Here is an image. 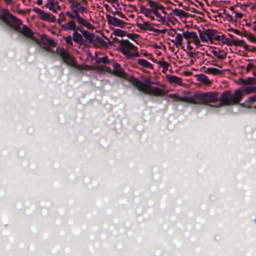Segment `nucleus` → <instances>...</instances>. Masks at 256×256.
<instances>
[{
  "mask_svg": "<svg viewBox=\"0 0 256 256\" xmlns=\"http://www.w3.org/2000/svg\"><path fill=\"white\" fill-rule=\"evenodd\" d=\"M148 7L140 5V12L147 18L162 24L166 22L165 7L160 2L153 0H146Z\"/></svg>",
  "mask_w": 256,
  "mask_h": 256,
  "instance_id": "nucleus-1",
  "label": "nucleus"
},
{
  "mask_svg": "<svg viewBox=\"0 0 256 256\" xmlns=\"http://www.w3.org/2000/svg\"><path fill=\"white\" fill-rule=\"evenodd\" d=\"M135 86L139 91L146 94L156 97L165 94L164 89L166 86L158 82L151 81L149 78H145L142 81L138 80Z\"/></svg>",
  "mask_w": 256,
  "mask_h": 256,
  "instance_id": "nucleus-2",
  "label": "nucleus"
},
{
  "mask_svg": "<svg viewBox=\"0 0 256 256\" xmlns=\"http://www.w3.org/2000/svg\"><path fill=\"white\" fill-rule=\"evenodd\" d=\"M199 37L201 42L208 44H214V41L222 42L224 44H228L230 40L224 36L223 34H220L218 30L208 28L202 32H199Z\"/></svg>",
  "mask_w": 256,
  "mask_h": 256,
  "instance_id": "nucleus-3",
  "label": "nucleus"
},
{
  "mask_svg": "<svg viewBox=\"0 0 256 256\" xmlns=\"http://www.w3.org/2000/svg\"><path fill=\"white\" fill-rule=\"evenodd\" d=\"M242 91L241 89L236 90L232 94L230 92L226 90L220 96L219 100L220 104L218 106L236 105L242 100Z\"/></svg>",
  "mask_w": 256,
  "mask_h": 256,
  "instance_id": "nucleus-4",
  "label": "nucleus"
},
{
  "mask_svg": "<svg viewBox=\"0 0 256 256\" xmlns=\"http://www.w3.org/2000/svg\"><path fill=\"white\" fill-rule=\"evenodd\" d=\"M118 48L121 52L127 58L140 57L138 48L127 40H122L119 42Z\"/></svg>",
  "mask_w": 256,
  "mask_h": 256,
  "instance_id": "nucleus-5",
  "label": "nucleus"
},
{
  "mask_svg": "<svg viewBox=\"0 0 256 256\" xmlns=\"http://www.w3.org/2000/svg\"><path fill=\"white\" fill-rule=\"evenodd\" d=\"M2 12L3 14H0V20L15 30L18 31L22 25L21 20L11 14L7 9L4 8Z\"/></svg>",
  "mask_w": 256,
  "mask_h": 256,
  "instance_id": "nucleus-6",
  "label": "nucleus"
},
{
  "mask_svg": "<svg viewBox=\"0 0 256 256\" xmlns=\"http://www.w3.org/2000/svg\"><path fill=\"white\" fill-rule=\"evenodd\" d=\"M182 42L185 40L188 45L194 44L196 48H198L202 46L200 43L201 40L196 32L194 31L185 30L183 31Z\"/></svg>",
  "mask_w": 256,
  "mask_h": 256,
  "instance_id": "nucleus-7",
  "label": "nucleus"
},
{
  "mask_svg": "<svg viewBox=\"0 0 256 256\" xmlns=\"http://www.w3.org/2000/svg\"><path fill=\"white\" fill-rule=\"evenodd\" d=\"M57 54L61 57L63 61L67 65L74 67L78 69H81L82 66L76 65L74 58L70 54V53L63 48H57Z\"/></svg>",
  "mask_w": 256,
  "mask_h": 256,
  "instance_id": "nucleus-8",
  "label": "nucleus"
},
{
  "mask_svg": "<svg viewBox=\"0 0 256 256\" xmlns=\"http://www.w3.org/2000/svg\"><path fill=\"white\" fill-rule=\"evenodd\" d=\"M66 14L71 19H76L78 24L89 30H92L94 28V25L80 16L77 10H74L72 12L66 11Z\"/></svg>",
  "mask_w": 256,
  "mask_h": 256,
  "instance_id": "nucleus-9",
  "label": "nucleus"
},
{
  "mask_svg": "<svg viewBox=\"0 0 256 256\" xmlns=\"http://www.w3.org/2000/svg\"><path fill=\"white\" fill-rule=\"evenodd\" d=\"M154 24L149 21H145L137 24L138 28L140 30L152 32L154 35L164 34L168 30L167 29H157L154 28Z\"/></svg>",
  "mask_w": 256,
  "mask_h": 256,
  "instance_id": "nucleus-10",
  "label": "nucleus"
},
{
  "mask_svg": "<svg viewBox=\"0 0 256 256\" xmlns=\"http://www.w3.org/2000/svg\"><path fill=\"white\" fill-rule=\"evenodd\" d=\"M168 34L172 38L170 39V41L174 46L176 48H183L182 39L183 32H178L175 28H172L168 30Z\"/></svg>",
  "mask_w": 256,
  "mask_h": 256,
  "instance_id": "nucleus-11",
  "label": "nucleus"
},
{
  "mask_svg": "<svg viewBox=\"0 0 256 256\" xmlns=\"http://www.w3.org/2000/svg\"><path fill=\"white\" fill-rule=\"evenodd\" d=\"M33 11L36 13L38 18L42 20L50 22H54L56 20L55 16L40 8H33Z\"/></svg>",
  "mask_w": 256,
  "mask_h": 256,
  "instance_id": "nucleus-12",
  "label": "nucleus"
},
{
  "mask_svg": "<svg viewBox=\"0 0 256 256\" xmlns=\"http://www.w3.org/2000/svg\"><path fill=\"white\" fill-rule=\"evenodd\" d=\"M108 23V24L116 26L123 28L126 26L127 23L123 20L120 19L110 14H106V16Z\"/></svg>",
  "mask_w": 256,
  "mask_h": 256,
  "instance_id": "nucleus-13",
  "label": "nucleus"
},
{
  "mask_svg": "<svg viewBox=\"0 0 256 256\" xmlns=\"http://www.w3.org/2000/svg\"><path fill=\"white\" fill-rule=\"evenodd\" d=\"M204 104L210 102H215L218 100V93L216 92H211L202 93Z\"/></svg>",
  "mask_w": 256,
  "mask_h": 256,
  "instance_id": "nucleus-14",
  "label": "nucleus"
},
{
  "mask_svg": "<svg viewBox=\"0 0 256 256\" xmlns=\"http://www.w3.org/2000/svg\"><path fill=\"white\" fill-rule=\"evenodd\" d=\"M123 6V10L128 14L127 18L133 20L135 18L134 12L138 11L137 8L136 6L132 4H120Z\"/></svg>",
  "mask_w": 256,
  "mask_h": 256,
  "instance_id": "nucleus-15",
  "label": "nucleus"
},
{
  "mask_svg": "<svg viewBox=\"0 0 256 256\" xmlns=\"http://www.w3.org/2000/svg\"><path fill=\"white\" fill-rule=\"evenodd\" d=\"M44 6L46 9L54 13H57L61 10V6L58 0H46Z\"/></svg>",
  "mask_w": 256,
  "mask_h": 256,
  "instance_id": "nucleus-16",
  "label": "nucleus"
},
{
  "mask_svg": "<svg viewBox=\"0 0 256 256\" xmlns=\"http://www.w3.org/2000/svg\"><path fill=\"white\" fill-rule=\"evenodd\" d=\"M240 105L246 108L256 110V96H250Z\"/></svg>",
  "mask_w": 256,
  "mask_h": 256,
  "instance_id": "nucleus-17",
  "label": "nucleus"
},
{
  "mask_svg": "<svg viewBox=\"0 0 256 256\" xmlns=\"http://www.w3.org/2000/svg\"><path fill=\"white\" fill-rule=\"evenodd\" d=\"M61 27L62 30L65 31L72 30L75 32L76 30V22L73 20H70L61 26Z\"/></svg>",
  "mask_w": 256,
  "mask_h": 256,
  "instance_id": "nucleus-18",
  "label": "nucleus"
},
{
  "mask_svg": "<svg viewBox=\"0 0 256 256\" xmlns=\"http://www.w3.org/2000/svg\"><path fill=\"white\" fill-rule=\"evenodd\" d=\"M18 32L26 38L32 39L34 38V32L26 25H24L22 28L20 30H19Z\"/></svg>",
  "mask_w": 256,
  "mask_h": 256,
  "instance_id": "nucleus-19",
  "label": "nucleus"
},
{
  "mask_svg": "<svg viewBox=\"0 0 256 256\" xmlns=\"http://www.w3.org/2000/svg\"><path fill=\"white\" fill-rule=\"evenodd\" d=\"M136 62L142 68L154 70L153 64L151 62L144 58H138Z\"/></svg>",
  "mask_w": 256,
  "mask_h": 256,
  "instance_id": "nucleus-20",
  "label": "nucleus"
},
{
  "mask_svg": "<svg viewBox=\"0 0 256 256\" xmlns=\"http://www.w3.org/2000/svg\"><path fill=\"white\" fill-rule=\"evenodd\" d=\"M111 4H112V7L116 10L114 14L118 15L120 18H124L126 20H128V19L127 18L126 15L121 12V8H118L120 4V2H118V0H116V2Z\"/></svg>",
  "mask_w": 256,
  "mask_h": 256,
  "instance_id": "nucleus-21",
  "label": "nucleus"
},
{
  "mask_svg": "<svg viewBox=\"0 0 256 256\" xmlns=\"http://www.w3.org/2000/svg\"><path fill=\"white\" fill-rule=\"evenodd\" d=\"M210 52L218 60H223L226 58V54L216 48H212Z\"/></svg>",
  "mask_w": 256,
  "mask_h": 256,
  "instance_id": "nucleus-22",
  "label": "nucleus"
},
{
  "mask_svg": "<svg viewBox=\"0 0 256 256\" xmlns=\"http://www.w3.org/2000/svg\"><path fill=\"white\" fill-rule=\"evenodd\" d=\"M166 78L168 81L171 84H177L180 86L182 84V82L181 78L176 76L167 75Z\"/></svg>",
  "mask_w": 256,
  "mask_h": 256,
  "instance_id": "nucleus-23",
  "label": "nucleus"
},
{
  "mask_svg": "<svg viewBox=\"0 0 256 256\" xmlns=\"http://www.w3.org/2000/svg\"><path fill=\"white\" fill-rule=\"evenodd\" d=\"M72 40L76 43L82 44L84 43V39L82 35L75 31L72 33Z\"/></svg>",
  "mask_w": 256,
  "mask_h": 256,
  "instance_id": "nucleus-24",
  "label": "nucleus"
},
{
  "mask_svg": "<svg viewBox=\"0 0 256 256\" xmlns=\"http://www.w3.org/2000/svg\"><path fill=\"white\" fill-rule=\"evenodd\" d=\"M171 15L182 18L186 16V13L182 10L179 8H175L172 10L170 12Z\"/></svg>",
  "mask_w": 256,
  "mask_h": 256,
  "instance_id": "nucleus-25",
  "label": "nucleus"
},
{
  "mask_svg": "<svg viewBox=\"0 0 256 256\" xmlns=\"http://www.w3.org/2000/svg\"><path fill=\"white\" fill-rule=\"evenodd\" d=\"M194 104H204L202 93H196L194 94Z\"/></svg>",
  "mask_w": 256,
  "mask_h": 256,
  "instance_id": "nucleus-26",
  "label": "nucleus"
},
{
  "mask_svg": "<svg viewBox=\"0 0 256 256\" xmlns=\"http://www.w3.org/2000/svg\"><path fill=\"white\" fill-rule=\"evenodd\" d=\"M77 30L80 32L83 36L88 40H92L94 38V35L90 33L86 30H82L80 27H78Z\"/></svg>",
  "mask_w": 256,
  "mask_h": 256,
  "instance_id": "nucleus-27",
  "label": "nucleus"
},
{
  "mask_svg": "<svg viewBox=\"0 0 256 256\" xmlns=\"http://www.w3.org/2000/svg\"><path fill=\"white\" fill-rule=\"evenodd\" d=\"M156 64L162 68V72L166 73L170 66V64L164 60H156Z\"/></svg>",
  "mask_w": 256,
  "mask_h": 256,
  "instance_id": "nucleus-28",
  "label": "nucleus"
},
{
  "mask_svg": "<svg viewBox=\"0 0 256 256\" xmlns=\"http://www.w3.org/2000/svg\"><path fill=\"white\" fill-rule=\"evenodd\" d=\"M198 80L206 86H210L212 84V80H210L204 74L200 75Z\"/></svg>",
  "mask_w": 256,
  "mask_h": 256,
  "instance_id": "nucleus-29",
  "label": "nucleus"
},
{
  "mask_svg": "<svg viewBox=\"0 0 256 256\" xmlns=\"http://www.w3.org/2000/svg\"><path fill=\"white\" fill-rule=\"evenodd\" d=\"M240 81L244 85H255L256 84L255 78L252 77H248L246 79H242Z\"/></svg>",
  "mask_w": 256,
  "mask_h": 256,
  "instance_id": "nucleus-30",
  "label": "nucleus"
},
{
  "mask_svg": "<svg viewBox=\"0 0 256 256\" xmlns=\"http://www.w3.org/2000/svg\"><path fill=\"white\" fill-rule=\"evenodd\" d=\"M242 36L246 37L250 42L256 44V37L252 34L244 32Z\"/></svg>",
  "mask_w": 256,
  "mask_h": 256,
  "instance_id": "nucleus-31",
  "label": "nucleus"
},
{
  "mask_svg": "<svg viewBox=\"0 0 256 256\" xmlns=\"http://www.w3.org/2000/svg\"><path fill=\"white\" fill-rule=\"evenodd\" d=\"M204 72L208 74L217 75L220 72L219 69L214 68H208L205 70Z\"/></svg>",
  "mask_w": 256,
  "mask_h": 256,
  "instance_id": "nucleus-32",
  "label": "nucleus"
},
{
  "mask_svg": "<svg viewBox=\"0 0 256 256\" xmlns=\"http://www.w3.org/2000/svg\"><path fill=\"white\" fill-rule=\"evenodd\" d=\"M114 68L116 71V73L117 75L122 76L124 74L123 70L122 69L120 65L118 63H115L114 64Z\"/></svg>",
  "mask_w": 256,
  "mask_h": 256,
  "instance_id": "nucleus-33",
  "label": "nucleus"
},
{
  "mask_svg": "<svg viewBox=\"0 0 256 256\" xmlns=\"http://www.w3.org/2000/svg\"><path fill=\"white\" fill-rule=\"evenodd\" d=\"M232 43L235 46H240L244 48H245L246 46H247L246 44L243 40H232Z\"/></svg>",
  "mask_w": 256,
  "mask_h": 256,
  "instance_id": "nucleus-34",
  "label": "nucleus"
},
{
  "mask_svg": "<svg viewBox=\"0 0 256 256\" xmlns=\"http://www.w3.org/2000/svg\"><path fill=\"white\" fill-rule=\"evenodd\" d=\"M242 92H244L246 94H250L252 93H256V86H247L244 88L242 90Z\"/></svg>",
  "mask_w": 256,
  "mask_h": 256,
  "instance_id": "nucleus-35",
  "label": "nucleus"
},
{
  "mask_svg": "<svg viewBox=\"0 0 256 256\" xmlns=\"http://www.w3.org/2000/svg\"><path fill=\"white\" fill-rule=\"evenodd\" d=\"M170 96L176 99L178 102H186V96H179L176 94H170Z\"/></svg>",
  "mask_w": 256,
  "mask_h": 256,
  "instance_id": "nucleus-36",
  "label": "nucleus"
},
{
  "mask_svg": "<svg viewBox=\"0 0 256 256\" xmlns=\"http://www.w3.org/2000/svg\"><path fill=\"white\" fill-rule=\"evenodd\" d=\"M68 2L70 4V8L71 9L76 8V10L80 4V3L76 0H68Z\"/></svg>",
  "mask_w": 256,
  "mask_h": 256,
  "instance_id": "nucleus-37",
  "label": "nucleus"
},
{
  "mask_svg": "<svg viewBox=\"0 0 256 256\" xmlns=\"http://www.w3.org/2000/svg\"><path fill=\"white\" fill-rule=\"evenodd\" d=\"M126 36L128 38L134 42H136L140 38V36L138 34L134 33L128 34Z\"/></svg>",
  "mask_w": 256,
  "mask_h": 256,
  "instance_id": "nucleus-38",
  "label": "nucleus"
},
{
  "mask_svg": "<svg viewBox=\"0 0 256 256\" xmlns=\"http://www.w3.org/2000/svg\"><path fill=\"white\" fill-rule=\"evenodd\" d=\"M64 38L67 44H70V46H73L72 36L70 35H69L64 37Z\"/></svg>",
  "mask_w": 256,
  "mask_h": 256,
  "instance_id": "nucleus-39",
  "label": "nucleus"
},
{
  "mask_svg": "<svg viewBox=\"0 0 256 256\" xmlns=\"http://www.w3.org/2000/svg\"><path fill=\"white\" fill-rule=\"evenodd\" d=\"M76 10H77L78 12H79L81 14L87 13L88 12V8L86 6H82L80 4L78 8H77Z\"/></svg>",
  "mask_w": 256,
  "mask_h": 256,
  "instance_id": "nucleus-40",
  "label": "nucleus"
},
{
  "mask_svg": "<svg viewBox=\"0 0 256 256\" xmlns=\"http://www.w3.org/2000/svg\"><path fill=\"white\" fill-rule=\"evenodd\" d=\"M44 36L46 38V40L47 42L48 43V44L49 45H50L51 46H56V43L54 40L53 39L50 38H48L46 36Z\"/></svg>",
  "mask_w": 256,
  "mask_h": 256,
  "instance_id": "nucleus-41",
  "label": "nucleus"
},
{
  "mask_svg": "<svg viewBox=\"0 0 256 256\" xmlns=\"http://www.w3.org/2000/svg\"><path fill=\"white\" fill-rule=\"evenodd\" d=\"M139 54L140 55V56H144L147 58H148L150 60H152V56L151 54H149L146 51H144V52H142L140 54Z\"/></svg>",
  "mask_w": 256,
  "mask_h": 256,
  "instance_id": "nucleus-42",
  "label": "nucleus"
},
{
  "mask_svg": "<svg viewBox=\"0 0 256 256\" xmlns=\"http://www.w3.org/2000/svg\"><path fill=\"white\" fill-rule=\"evenodd\" d=\"M194 94L191 96H186V102L194 104Z\"/></svg>",
  "mask_w": 256,
  "mask_h": 256,
  "instance_id": "nucleus-43",
  "label": "nucleus"
},
{
  "mask_svg": "<svg viewBox=\"0 0 256 256\" xmlns=\"http://www.w3.org/2000/svg\"><path fill=\"white\" fill-rule=\"evenodd\" d=\"M234 12L235 14V18L236 20L241 19L244 16V14L236 10L234 11Z\"/></svg>",
  "mask_w": 256,
  "mask_h": 256,
  "instance_id": "nucleus-44",
  "label": "nucleus"
},
{
  "mask_svg": "<svg viewBox=\"0 0 256 256\" xmlns=\"http://www.w3.org/2000/svg\"><path fill=\"white\" fill-rule=\"evenodd\" d=\"M108 61V60L106 57H102V58H98L96 59V62H102L104 64H106Z\"/></svg>",
  "mask_w": 256,
  "mask_h": 256,
  "instance_id": "nucleus-45",
  "label": "nucleus"
},
{
  "mask_svg": "<svg viewBox=\"0 0 256 256\" xmlns=\"http://www.w3.org/2000/svg\"><path fill=\"white\" fill-rule=\"evenodd\" d=\"M59 17L60 19L58 20V22L59 23L61 21H65L66 20V17L64 16V14L63 12H61L59 14Z\"/></svg>",
  "mask_w": 256,
  "mask_h": 256,
  "instance_id": "nucleus-46",
  "label": "nucleus"
},
{
  "mask_svg": "<svg viewBox=\"0 0 256 256\" xmlns=\"http://www.w3.org/2000/svg\"><path fill=\"white\" fill-rule=\"evenodd\" d=\"M254 67V66L252 63H248L246 68V70L247 72H249L250 70H252Z\"/></svg>",
  "mask_w": 256,
  "mask_h": 256,
  "instance_id": "nucleus-47",
  "label": "nucleus"
},
{
  "mask_svg": "<svg viewBox=\"0 0 256 256\" xmlns=\"http://www.w3.org/2000/svg\"><path fill=\"white\" fill-rule=\"evenodd\" d=\"M228 30L232 31V32H234V34H238V35H240V32L238 30L234 29V28H230Z\"/></svg>",
  "mask_w": 256,
  "mask_h": 256,
  "instance_id": "nucleus-48",
  "label": "nucleus"
},
{
  "mask_svg": "<svg viewBox=\"0 0 256 256\" xmlns=\"http://www.w3.org/2000/svg\"><path fill=\"white\" fill-rule=\"evenodd\" d=\"M151 46L152 48H155V49H160V48H161V46L160 45H158L156 43H154L153 44H151Z\"/></svg>",
  "mask_w": 256,
  "mask_h": 256,
  "instance_id": "nucleus-49",
  "label": "nucleus"
},
{
  "mask_svg": "<svg viewBox=\"0 0 256 256\" xmlns=\"http://www.w3.org/2000/svg\"><path fill=\"white\" fill-rule=\"evenodd\" d=\"M81 2L83 5H84V6H86L88 5V2L86 1V0H82Z\"/></svg>",
  "mask_w": 256,
  "mask_h": 256,
  "instance_id": "nucleus-50",
  "label": "nucleus"
},
{
  "mask_svg": "<svg viewBox=\"0 0 256 256\" xmlns=\"http://www.w3.org/2000/svg\"><path fill=\"white\" fill-rule=\"evenodd\" d=\"M36 4L39 5V6H40L42 4V0H36Z\"/></svg>",
  "mask_w": 256,
  "mask_h": 256,
  "instance_id": "nucleus-51",
  "label": "nucleus"
},
{
  "mask_svg": "<svg viewBox=\"0 0 256 256\" xmlns=\"http://www.w3.org/2000/svg\"><path fill=\"white\" fill-rule=\"evenodd\" d=\"M252 28L254 31L256 32V21L254 22V26Z\"/></svg>",
  "mask_w": 256,
  "mask_h": 256,
  "instance_id": "nucleus-52",
  "label": "nucleus"
},
{
  "mask_svg": "<svg viewBox=\"0 0 256 256\" xmlns=\"http://www.w3.org/2000/svg\"><path fill=\"white\" fill-rule=\"evenodd\" d=\"M104 6L106 8H108L109 7V6H108V4H104Z\"/></svg>",
  "mask_w": 256,
  "mask_h": 256,
  "instance_id": "nucleus-53",
  "label": "nucleus"
},
{
  "mask_svg": "<svg viewBox=\"0 0 256 256\" xmlns=\"http://www.w3.org/2000/svg\"><path fill=\"white\" fill-rule=\"evenodd\" d=\"M122 32V31L120 30H118V31L114 32L115 33H118V32Z\"/></svg>",
  "mask_w": 256,
  "mask_h": 256,
  "instance_id": "nucleus-54",
  "label": "nucleus"
},
{
  "mask_svg": "<svg viewBox=\"0 0 256 256\" xmlns=\"http://www.w3.org/2000/svg\"><path fill=\"white\" fill-rule=\"evenodd\" d=\"M246 26H250V23H247V24H246Z\"/></svg>",
  "mask_w": 256,
  "mask_h": 256,
  "instance_id": "nucleus-55",
  "label": "nucleus"
},
{
  "mask_svg": "<svg viewBox=\"0 0 256 256\" xmlns=\"http://www.w3.org/2000/svg\"><path fill=\"white\" fill-rule=\"evenodd\" d=\"M248 60V61H251V60H249V59H248V60Z\"/></svg>",
  "mask_w": 256,
  "mask_h": 256,
  "instance_id": "nucleus-56",
  "label": "nucleus"
},
{
  "mask_svg": "<svg viewBox=\"0 0 256 256\" xmlns=\"http://www.w3.org/2000/svg\"><path fill=\"white\" fill-rule=\"evenodd\" d=\"M216 66H218V67L220 68H221V67H220V66H218V65H216Z\"/></svg>",
  "mask_w": 256,
  "mask_h": 256,
  "instance_id": "nucleus-57",
  "label": "nucleus"
}]
</instances>
